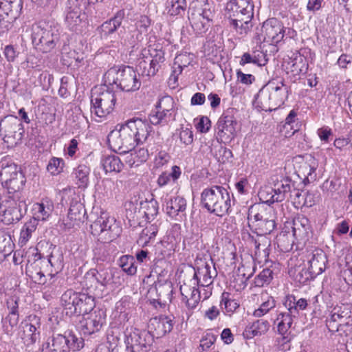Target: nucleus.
<instances>
[{
    "label": "nucleus",
    "mask_w": 352,
    "mask_h": 352,
    "mask_svg": "<svg viewBox=\"0 0 352 352\" xmlns=\"http://www.w3.org/2000/svg\"><path fill=\"white\" fill-rule=\"evenodd\" d=\"M288 95L289 88L283 82H269L259 90L256 101L262 111L271 112L283 105Z\"/></svg>",
    "instance_id": "423d86ee"
},
{
    "label": "nucleus",
    "mask_w": 352,
    "mask_h": 352,
    "mask_svg": "<svg viewBox=\"0 0 352 352\" xmlns=\"http://www.w3.org/2000/svg\"><path fill=\"white\" fill-rule=\"evenodd\" d=\"M105 313L101 309H95L82 316L79 322V328L84 335H91L100 331L105 323Z\"/></svg>",
    "instance_id": "a211bd4d"
},
{
    "label": "nucleus",
    "mask_w": 352,
    "mask_h": 352,
    "mask_svg": "<svg viewBox=\"0 0 352 352\" xmlns=\"http://www.w3.org/2000/svg\"><path fill=\"white\" fill-rule=\"evenodd\" d=\"M166 212L172 218L186 216V201L180 196H176L166 203Z\"/></svg>",
    "instance_id": "c756f323"
},
{
    "label": "nucleus",
    "mask_w": 352,
    "mask_h": 352,
    "mask_svg": "<svg viewBox=\"0 0 352 352\" xmlns=\"http://www.w3.org/2000/svg\"><path fill=\"white\" fill-rule=\"evenodd\" d=\"M22 10L21 0H0V17L8 22L14 21Z\"/></svg>",
    "instance_id": "5701e85b"
},
{
    "label": "nucleus",
    "mask_w": 352,
    "mask_h": 352,
    "mask_svg": "<svg viewBox=\"0 0 352 352\" xmlns=\"http://www.w3.org/2000/svg\"><path fill=\"white\" fill-rule=\"evenodd\" d=\"M82 286L83 288L86 289V290L88 292L87 294H91L94 296L97 295L96 292L98 287V284L95 279L91 269L85 274L84 280L82 281Z\"/></svg>",
    "instance_id": "bf43d9fd"
},
{
    "label": "nucleus",
    "mask_w": 352,
    "mask_h": 352,
    "mask_svg": "<svg viewBox=\"0 0 352 352\" xmlns=\"http://www.w3.org/2000/svg\"><path fill=\"white\" fill-rule=\"evenodd\" d=\"M168 12L172 16L184 14L187 8L186 0H167Z\"/></svg>",
    "instance_id": "5fc2aeb1"
},
{
    "label": "nucleus",
    "mask_w": 352,
    "mask_h": 352,
    "mask_svg": "<svg viewBox=\"0 0 352 352\" xmlns=\"http://www.w3.org/2000/svg\"><path fill=\"white\" fill-rule=\"evenodd\" d=\"M156 108H159L166 113H170L173 118L175 117V102L172 97L165 96L159 99L155 104Z\"/></svg>",
    "instance_id": "052dcab7"
},
{
    "label": "nucleus",
    "mask_w": 352,
    "mask_h": 352,
    "mask_svg": "<svg viewBox=\"0 0 352 352\" xmlns=\"http://www.w3.org/2000/svg\"><path fill=\"white\" fill-rule=\"evenodd\" d=\"M212 264L207 262L202 264L201 266L194 268V275L192 279V285L202 287H207L211 285L213 282V278L217 276V271L214 268L212 270Z\"/></svg>",
    "instance_id": "412c9836"
},
{
    "label": "nucleus",
    "mask_w": 352,
    "mask_h": 352,
    "mask_svg": "<svg viewBox=\"0 0 352 352\" xmlns=\"http://www.w3.org/2000/svg\"><path fill=\"white\" fill-rule=\"evenodd\" d=\"M274 188L272 190L274 194L272 196L270 200L267 202H281L291 193L292 188L294 187V183L288 177L280 176L279 178H272Z\"/></svg>",
    "instance_id": "aec40b11"
},
{
    "label": "nucleus",
    "mask_w": 352,
    "mask_h": 352,
    "mask_svg": "<svg viewBox=\"0 0 352 352\" xmlns=\"http://www.w3.org/2000/svg\"><path fill=\"white\" fill-rule=\"evenodd\" d=\"M272 209L263 204H255L249 208L248 226L257 235L270 234L276 228L272 217Z\"/></svg>",
    "instance_id": "0eeeda50"
},
{
    "label": "nucleus",
    "mask_w": 352,
    "mask_h": 352,
    "mask_svg": "<svg viewBox=\"0 0 352 352\" xmlns=\"http://www.w3.org/2000/svg\"><path fill=\"white\" fill-rule=\"evenodd\" d=\"M125 17V12L124 10H118L115 15L103 22L98 28L97 31L100 34L101 38L105 40H110L111 47L118 48L120 46L128 45L126 39H124L121 36L120 33L118 35L114 36L112 39L113 35L120 28L122 21Z\"/></svg>",
    "instance_id": "9d476101"
},
{
    "label": "nucleus",
    "mask_w": 352,
    "mask_h": 352,
    "mask_svg": "<svg viewBox=\"0 0 352 352\" xmlns=\"http://www.w3.org/2000/svg\"><path fill=\"white\" fill-rule=\"evenodd\" d=\"M270 323L264 319H258L246 327L243 336L247 339L265 334L270 328Z\"/></svg>",
    "instance_id": "e433bc0d"
},
{
    "label": "nucleus",
    "mask_w": 352,
    "mask_h": 352,
    "mask_svg": "<svg viewBox=\"0 0 352 352\" xmlns=\"http://www.w3.org/2000/svg\"><path fill=\"white\" fill-rule=\"evenodd\" d=\"M3 331L8 335H12L17 327L19 315H7L1 320Z\"/></svg>",
    "instance_id": "13d9d810"
},
{
    "label": "nucleus",
    "mask_w": 352,
    "mask_h": 352,
    "mask_svg": "<svg viewBox=\"0 0 352 352\" xmlns=\"http://www.w3.org/2000/svg\"><path fill=\"white\" fill-rule=\"evenodd\" d=\"M287 310L292 314L294 318L298 315V310H304L307 307V301L305 298H300L296 300L293 295L289 296L285 302Z\"/></svg>",
    "instance_id": "de8ad7c7"
},
{
    "label": "nucleus",
    "mask_w": 352,
    "mask_h": 352,
    "mask_svg": "<svg viewBox=\"0 0 352 352\" xmlns=\"http://www.w3.org/2000/svg\"><path fill=\"white\" fill-rule=\"evenodd\" d=\"M276 306V301L271 296H267L266 300H265L260 307L254 311L253 315L255 317H261L268 313L270 310L273 309Z\"/></svg>",
    "instance_id": "338daca9"
},
{
    "label": "nucleus",
    "mask_w": 352,
    "mask_h": 352,
    "mask_svg": "<svg viewBox=\"0 0 352 352\" xmlns=\"http://www.w3.org/2000/svg\"><path fill=\"white\" fill-rule=\"evenodd\" d=\"M173 119L174 118L170 113H166L163 110L156 107L155 110H153L149 114V121L153 125H164Z\"/></svg>",
    "instance_id": "3c124183"
},
{
    "label": "nucleus",
    "mask_w": 352,
    "mask_h": 352,
    "mask_svg": "<svg viewBox=\"0 0 352 352\" xmlns=\"http://www.w3.org/2000/svg\"><path fill=\"white\" fill-rule=\"evenodd\" d=\"M308 265L314 275L322 274L327 262L326 254L320 249H316L308 255Z\"/></svg>",
    "instance_id": "393cba45"
},
{
    "label": "nucleus",
    "mask_w": 352,
    "mask_h": 352,
    "mask_svg": "<svg viewBox=\"0 0 352 352\" xmlns=\"http://www.w3.org/2000/svg\"><path fill=\"white\" fill-rule=\"evenodd\" d=\"M34 216L32 219H36L37 223L38 221H45L50 215L52 210L50 207H45L43 203H36L33 208Z\"/></svg>",
    "instance_id": "e2e57ef3"
},
{
    "label": "nucleus",
    "mask_w": 352,
    "mask_h": 352,
    "mask_svg": "<svg viewBox=\"0 0 352 352\" xmlns=\"http://www.w3.org/2000/svg\"><path fill=\"white\" fill-rule=\"evenodd\" d=\"M60 27L58 24L40 22L32 28V41L36 50L47 53L54 49L60 41Z\"/></svg>",
    "instance_id": "39448f33"
},
{
    "label": "nucleus",
    "mask_w": 352,
    "mask_h": 352,
    "mask_svg": "<svg viewBox=\"0 0 352 352\" xmlns=\"http://www.w3.org/2000/svg\"><path fill=\"white\" fill-rule=\"evenodd\" d=\"M13 243L10 234L0 229V261H3L12 250Z\"/></svg>",
    "instance_id": "09e8293b"
},
{
    "label": "nucleus",
    "mask_w": 352,
    "mask_h": 352,
    "mask_svg": "<svg viewBox=\"0 0 352 352\" xmlns=\"http://www.w3.org/2000/svg\"><path fill=\"white\" fill-rule=\"evenodd\" d=\"M90 228L91 234L98 236V240L102 241L97 244L94 250L93 260L98 264L107 261L110 256L106 243L111 241L119 236L120 228L116 223L114 218L109 217L106 212H101L100 216L91 224Z\"/></svg>",
    "instance_id": "f257e3e1"
},
{
    "label": "nucleus",
    "mask_w": 352,
    "mask_h": 352,
    "mask_svg": "<svg viewBox=\"0 0 352 352\" xmlns=\"http://www.w3.org/2000/svg\"><path fill=\"white\" fill-rule=\"evenodd\" d=\"M64 164L63 159L54 157L49 161L47 170L52 175H56L63 171Z\"/></svg>",
    "instance_id": "774afa93"
},
{
    "label": "nucleus",
    "mask_w": 352,
    "mask_h": 352,
    "mask_svg": "<svg viewBox=\"0 0 352 352\" xmlns=\"http://www.w3.org/2000/svg\"><path fill=\"white\" fill-rule=\"evenodd\" d=\"M263 32L265 33L263 42L272 45L280 43L285 36V28L276 19L271 18L263 23Z\"/></svg>",
    "instance_id": "6ab92c4d"
},
{
    "label": "nucleus",
    "mask_w": 352,
    "mask_h": 352,
    "mask_svg": "<svg viewBox=\"0 0 352 352\" xmlns=\"http://www.w3.org/2000/svg\"><path fill=\"white\" fill-rule=\"evenodd\" d=\"M84 346V340L72 331L54 334L43 344V352L78 351Z\"/></svg>",
    "instance_id": "1a4fd4ad"
},
{
    "label": "nucleus",
    "mask_w": 352,
    "mask_h": 352,
    "mask_svg": "<svg viewBox=\"0 0 352 352\" xmlns=\"http://www.w3.org/2000/svg\"><path fill=\"white\" fill-rule=\"evenodd\" d=\"M0 133L3 135V141L10 146H14L22 140L23 125L17 116L8 115L0 121Z\"/></svg>",
    "instance_id": "4468645a"
},
{
    "label": "nucleus",
    "mask_w": 352,
    "mask_h": 352,
    "mask_svg": "<svg viewBox=\"0 0 352 352\" xmlns=\"http://www.w3.org/2000/svg\"><path fill=\"white\" fill-rule=\"evenodd\" d=\"M148 52L150 55V57H148L150 62L159 70L161 67V63L165 60V52L162 45L160 43L151 45L148 47Z\"/></svg>",
    "instance_id": "79ce46f5"
},
{
    "label": "nucleus",
    "mask_w": 352,
    "mask_h": 352,
    "mask_svg": "<svg viewBox=\"0 0 352 352\" xmlns=\"http://www.w3.org/2000/svg\"><path fill=\"white\" fill-rule=\"evenodd\" d=\"M118 263L122 270L128 275H134L137 272L136 261L133 256H122L118 261Z\"/></svg>",
    "instance_id": "864d4df0"
},
{
    "label": "nucleus",
    "mask_w": 352,
    "mask_h": 352,
    "mask_svg": "<svg viewBox=\"0 0 352 352\" xmlns=\"http://www.w3.org/2000/svg\"><path fill=\"white\" fill-rule=\"evenodd\" d=\"M151 25V20L146 15H142L138 19L135 23L136 29L138 30V34L136 36L137 40L142 38V34L146 33L148 28Z\"/></svg>",
    "instance_id": "69168bd1"
},
{
    "label": "nucleus",
    "mask_w": 352,
    "mask_h": 352,
    "mask_svg": "<svg viewBox=\"0 0 352 352\" xmlns=\"http://www.w3.org/2000/svg\"><path fill=\"white\" fill-rule=\"evenodd\" d=\"M261 46H259V49L256 47L251 52H245L241 57L239 65L243 67L249 63H252L258 67L266 65L268 61L267 55L261 52Z\"/></svg>",
    "instance_id": "a878e982"
},
{
    "label": "nucleus",
    "mask_w": 352,
    "mask_h": 352,
    "mask_svg": "<svg viewBox=\"0 0 352 352\" xmlns=\"http://www.w3.org/2000/svg\"><path fill=\"white\" fill-rule=\"evenodd\" d=\"M191 26L196 34H201L205 32L210 26L208 21L204 18L201 17V15L197 14H192L191 16L188 17Z\"/></svg>",
    "instance_id": "6e6d98bb"
},
{
    "label": "nucleus",
    "mask_w": 352,
    "mask_h": 352,
    "mask_svg": "<svg viewBox=\"0 0 352 352\" xmlns=\"http://www.w3.org/2000/svg\"><path fill=\"white\" fill-rule=\"evenodd\" d=\"M137 71L143 76L150 77L155 76L159 70L150 62L148 56H145L144 53H141L137 65Z\"/></svg>",
    "instance_id": "a19ab883"
},
{
    "label": "nucleus",
    "mask_w": 352,
    "mask_h": 352,
    "mask_svg": "<svg viewBox=\"0 0 352 352\" xmlns=\"http://www.w3.org/2000/svg\"><path fill=\"white\" fill-rule=\"evenodd\" d=\"M254 4L252 0H230L226 4L229 25L236 34L245 36L253 27Z\"/></svg>",
    "instance_id": "f03ea898"
},
{
    "label": "nucleus",
    "mask_w": 352,
    "mask_h": 352,
    "mask_svg": "<svg viewBox=\"0 0 352 352\" xmlns=\"http://www.w3.org/2000/svg\"><path fill=\"white\" fill-rule=\"evenodd\" d=\"M272 267V264L267 266L255 277L254 285L256 287H263L271 283L274 274Z\"/></svg>",
    "instance_id": "603ef678"
},
{
    "label": "nucleus",
    "mask_w": 352,
    "mask_h": 352,
    "mask_svg": "<svg viewBox=\"0 0 352 352\" xmlns=\"http://www.w3.org/2000/svg\"><path fill=\"white\" fill-rule=\"evenodd\" d=\"M318 167V160L311 155H307L305 157V162L300 166V171L309 182H313L316 179L317 174L316 171Z\"/></svg>",
    "instance_id": "f704fd0d"
},
{
    "label": "nucleus",
    "mask_w": 352,
    "mask_h": 352,
    "mask_svg": "<svg viewBox=\"0 0 352 352\" xmlns=\"http://www.w3.org/2000/svg\"><path fill=\"white\" fill-rule=\"evenodd\" d=\"M86 215V210L80 202L79 196L74 195L70 200L68 218L72 221H83Z\"/></svg>",
    "instance_id": "2f4dec72"
},
{
    "label": "nucleus",
    "mask_w": 352,
    "mask_h": 352,
    "mask_svg": "<svg viewBox=\"0 0 352 352\" xmlns=\"http://www.w3.org/2000/svg\"><path fill=\"white\" fill-rule=\"evenodd\" d=\"M45 261H47V267L50 265L56 271L60 270L63 267V255L55 246Z\"/></svg>",
    "instance_id": "4d7b16f0"
},
{
    "label": "nucleus",
    "mask_w": 352,
    "mask_h": 352,
    "mask_svg": "<svg viewBox=\"0 0 352 352\" xmlns=\"http://www.w3.org/2000/svg\"><path fill=\"white\" fill-rule=\"evenodd\" d=\"M124 344L127 352H149L154 342L150 331L131 328L124 333Z\"/></svg>",
    "instance_id": "9b49d317"
},
{
    "label": "nucleus",
    "mask_w": 352,
    "mask_h": 352,
    "mask_svg": "<svg viewBox=\"0 0 352 352\" xmlns=\"http://www.w3.org/2000/svg\"><path fill=\"white\" fill-rule=\"evenodd\" d=\"M148 157V150L144 148H135L126 157V162L131 167L138 166L146 161Z\"/></svg>",
    "instance_id": "a18cd8bd"
},
{
    "label": "nucleus",
    "mask_w": 352,
    "mask_h": 352,
    "mask_svg": "<svg viewBox=\"0 0 352 352\" xmlns=\"http://www.w3.org/2000/svg\"><path fill=\"white\" fill-rule=\"evenodd\" d=\"M210 153L219 162L223 164L229 162L233 157L231 150L222 146L219 142L212 144Z\"/></svg>",
    "instance_id": "ea45409f"
},
{
    "label": "nucleus",
    "mask_w": 352,
    "mask_h": 352,
    "mask_svg": "<svg viewBox=\"0 0 352 352\" xmlns=\"http://www.w3.org/2000/svg\"><path fill=\"white\" fill-rule=\"evenodd\" d=\"M174 322L170 316L161 315L152 318L148 324V328L153 331L157 336H164L171 331Z\"/></svg>",
    "instance_id": "b1692460"
},
{
    "label": "nucleus",
    "mask_w": 352,
    "mask_h": 352,
    "mask_svg": "<svg viewBox=\"0 0 352 352\" xmlns=\"http://www.w3.org/2000/svg\"><path fill=\"white\" fill-rule=\"evenodd\" d=\"M316 275H314L311 273V270L308 267H299L297 270H296L294 280L299 283L300 284H306L310 280L314 279Z\"/></svg>",
    "instance_id": "680f3d73"
},
{
    "label": "nucleus",
    "mask_w": 352,
    "mask_h": 352,
    "mask_svg": "<svg viewBox=\"0 0 352 352\" xmlns=\"http://www.w3.org/2000/svg\"><path fill=\"white\" fill-rule=\"evenodd\" d=\"M221 306H224V309L228 313H233L239 307V303L236 300L230 298V294L223 292L221 294Z\"/></svg>",
    "instance_id": "0e129e2a"
},
{
    "label": "nucleus",
    "mask_w": 352,
    "mask_h": 352,
    "mask_svg": "<svg viewBox=\"0 0 352 352\" xmlns=\"http://www.w3.org/2000/svg\"><path fill=\"white\" fill-rule=\"evenodd\" d=\"M293 318H294L289 311L285 313H280L278 315L276 321L278 322L277 327L279 334L281 337L276 339V342L280 344L282 342L285 344L289 342V340L285 335L287 333L288 330L291 328L293 323Z\"/></svg>",
    "instance_id": "bb28decb"
},
{
    "label": "nucleus",
    "mask_w": 352,
    "mask_h": 352,
    "mask_svg": "<svg viewBox=\"0 0 352 352\" xmlns=\"http://www.w3.org/2000/svg\"><path fill=\"white\" fill-rule=\"evenodd\" d=\"M78 292L73 289H67L61 296V304L65 311L66 315L72 316L78 313Z\"/></svg>",
    "instance_id": "cd10ccee"
},
{
    "label": "nucleus",
    "mask_w": 352,
    "mask_h": 352,
    "mask_svg": "<svg viewBox=\"0 0 352 352\" xmlns=\"http://www.w3.org/2000/svg\"><path fill=\"white\" fill-rule=\"evenodd\" d=\"M126 124L131 129L135 144H143L147 140L151 132V126L146 122L135 118L128 120Z\"/></svg>",
    "instance_id": "4be33fe9"
},
{
    "label": "nucleus",
    "mask_w": 352,
    "mask_h": 352,
    "mask_svg": "<svg viewBox=\"0 0 352 352\" xmlns=\"http://www.w3.org/2000/svg\"><path fill=\"white\" fill-rule=\"evenodd\" d=\"M91 270L98 285L105 287L112 283L113 274L109 268L99 267L98 269H91Z\"/></svg>",
    "instance_id": "49530a36"
},
{
    "label": "nucleus",
    "mask_w": 352,
    "mask_h": 352,
    "mask_svg": "<svg viewBox=\"0 0 352 352\" xmlns=\"http://www.w3.org/2000/svg\"><path fill=\"white\" fill-rule=\"evenodd\" d=\"M82 2L83 0H74L67 12L65 22L71 31L80 32L87 24V15L80 8Z\"/></svg>",
    "instance_id": "f3484780"
},
{
    "label": "nucleus",
    "mask_w": 352,
    "mask_h": 352,
    "mask_svg": "<svg viewBox=\"0 0 352 352\" xmlns=\"http://www.w3.org/2000/svg\"><path fill=\"white\" fill-rule=\"evenodd\" d=\"M0 181L8 182V178L21 173L20 169L10 157H4L0 162Z\"/></svg>",
    "instance_id": "72a5a7b5"
},
{
    "label": "nucleus",
    "mask_w": 352,
    "mask_h": 352,
    "mask_svg": "<svg viewBox=\"0 0 352 352\" xmlns=\"http://www.w3.org/2000/svg\"><path fill=\"white\" fill-rule=\"evenodd\" d=\"M105 85H116L123 91H135L140 88L141 80L132 67L122 65L109 68L104 74Z\"/></svg>",
    "instance_id": "20e7f679"
},
{
    "label": "nucleus",
    "mask_w": 352,
    "mask_h": 352,
    "mask_svg": "<svg viewBox=\"0 0 352 352\" xmlns=\"http://www.w3.org/2000/svg\"><path fill=\"white\" fill-rule=\"evenodd\" d=\"M310 228L308 218L302 214L297 215L293 220L292 231L296 239H303L307 237Z\"/></svg>",
    "instance_id": "7c9ffc66"
},
{
    "label": "nucleus",
    "mask_w": 352,
    "mask_h": 352,
    "mask_svg": "<svg viewBox=\"0 0 352 352\" xmlns=\"http://www.w3.org/2000/svg\"><path fill=\"white\" fill-rule=\"evenodd\" d=\"M25 197L1 196L0 198V221L6 225L19 221L27 212Z\"/></svg>",
    "instance_id": "6e6552de"
},
{
    "label": "nucleus",
    "mask_w": 352,
    "mask_h": 352,
    "mask_svg": "<svg viewBox=\"0 0 352 352\" xmlns=\"http://www.w3.org/2000/svg\"><path fill=\"white\" fill-rule=\"evenodd\" d=\"M267 234L257 235V238H254L251 234H248L249 241L255 246V254L261 255V252L263 257L267 261V258L270 255L271 239L267 236Z\"/></svg>",
    "instance_id": "473e14b6"
},
{
    "label": "nucleus",
    "mask_w": 352,
    "mask_h": 352,
    "mask_svg": "<svg viewBox=\"0 0 352 352\" xmlns=\"http://www.w3.org/2000/svg\"><path fill=\"white\" fill-rule=\"evenodd\" d=\"M90 168L84 164H80L74 168L72 177L78 188H86L89 184Z\"/></svg>",
    "instance_id": "4c0bfd02"
},
{
    "label": "nucleus",
    "mask_w": 352,
    "mask_h": 352,
    "mask_svg": "<svg viewBox=\"0 0 352 352\" xmlns=\"http://www.w3.org/2000/svg\"><path fill=\"white\" fill-rule=\"evenodd\" d=\"M78 313L76 316H85L94 310L96 306L95 297L92 294L78 292Z\"/></svg>",
    "instance_id": "c9c22d12"
},
{
    "label": "nucleus",
    "mask_w": 352,
    "mask_h": 352,
    "mask_svg": "<svg viewBox=\"0 0 352 352\" xmlns=\"http://www.w3.org/2000/svg\"><path fill=\"white\" fill-rule=\"evenodd\" d=\"M116 100L115 94L112 91L94 94L91 98V113L99 118L105 117L113 111Z\"/></svg>",
    "instance_id": "2eb2a0df"
},
{
    "label": "nucleus",
    "mask_w": 352,
    "mask_h": 352,
    "mask_svg": "<svg viewBox=\"0 0 352 352\" xmlns=\"http://www.w3.org/2000/svg\"><path fill=\"white\" fill-rule=\"evenodd\" d=\"M140 210H143L144 215L147 221H152L158 214V203L151 198L150 200L140 201Z\"/></svg>",
    "instance_id": "c03bdc74"
},
{
    "label": "nucleus",
    "mask_w": 352,
    "mask_h": 352,
    "mask_svg": "<svg viewBox=\"0 0 352 352\" xmlns=\"http://www.w3.org/2000/svg\"><path fill=\"white\" fill-rule=\"evenodd\" d=\"M38 226V223L36 219H30L23 226L19 237V243L21 246L25 245L30 240L33 232H35Z\"/></svg>",
    "instance_id": "8fccbe9b"
},
{
    "label": "nucleus",
    "mask_w": 352,
    "mask_h": 352,
    "mask_svg": "<svg viewBox=\"0 0 352 352\" xmlns=\"http://www.w3.org/2000/svg\"><path fill=\"white\" fill-rule=\"evenodd\" d=\"M200 204L208 212L221 217L229 214L232 205L231 197L226 188L214 185L203 190Z\"/></svg>",
    "instance_id": "7ed1b4c3"
},
{
    "label": "nucleus",
    "mask_w": 352,
    "mask_h": 352,
    "mask_svg": "<svg viewBox=\"0 0 352 352\" xmlns=\"http://www.w3.org/2000/svg\"><path fill=\"white\" fill-rule=\"evenodd\" d=\"M101 164L106 173H120L124 166L120 157L115 155L104 156L101 160Z\"/></svg>",
    "instance_id": "37998d69"
},
{
    "label": "nucleus",
    "mask_w": 352,
    "mask_h": 352,
    "mask_svg": "<svg viewBox=\"0 0 352 352\" xmlns=\"http://www.w3.org/2000/svg\"><path fill=\"white\" fill-rule=\"evenodd\" d=\"M45 267H47V261H45V258L38 252L37 248L33 249L31 256H28L26 273L31 278L34 279L35 282L44 284L45 283Z\"/></svg>",
    "instance_id": "dca6fc26"
},
{
    "label": "nucleus",
    "mask_w": 352,
    "mask_h": 352,
    "mask_svg": "<svg viewBox=\"0 0 352 352\" xmlns=\"http://www.w3.org/2000/svg\"><path fill=\"white\" fill-rule=\"evenodd\" d=\"M287 69V73H290L294 77L299 76L302 73H306L307 64L305 57L301 55H296L288 62Z\"/></svg>",
    "instance_id": "58836bf2"
},
{
    "label": "nucleus",
    "mask_w": 352,
    "mask_h": 352,
    "mask_svg": "<svg viewBox=\"0 0 352 352\" xmlns=\"http://www.w3.org/2000/svg\"><path fill=\"white\" fill-rule=\"evenodd\" d=\"M109 147L115 152L127 153L135 148L133 136L126 122L120 126L119 129L111 131L107 136Z\"/></svg>",
    "instance_id": "f8f14e48"
},
{
    "label": "nucleus",
    "mask_w": 352,
    "mask_h": 352,
    "mask_svg": "<svg viewBox=\"0 0 352 352\" xmlns=\"http://www.w3.org/2000/svg\"><path fill=\"white\" fill-rule=\"evenodd\" d=\"M238 111L234 108H228L223 111L216 124L218 138L221 142H230L236 136V127L238 124Z\"/></svg>",
    "instance_id": "ddd939ff"
},
{
    "label": "nucleus",
    "mask_w": 352,
    "mask_h": 352,
    "mask_svg": "<svg viewBox=\"0 0 352 352\" xmlns=\"http://www.w3.org/2000/svg\"><path fill=\"white\" fill-rule=\"evenodd\" d=\"M25 179L22 173L16 175V176L8 178V182H1L3 187L7 188L8 192L4 196L14 197L18 194V197H24L21 190L25 185Z\"/></svg>",
    "instance_id": "c85d7f7f"
}]
</instances>
